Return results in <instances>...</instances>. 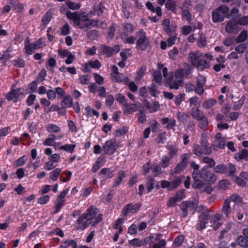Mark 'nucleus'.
Returning <instances> with one entry per match:
<instances>
[{"instance_id": "obj_42", "label": "nucleus", "mask_w": 248, "mask_h": 248, "mask_svg": "<svg viewBox=\"0 0 248 248\" xmlns=\"http://www.w3.org/2000/svg\"><path fill=\"white\" fill-rule=\"evenodd\" d=\"M62 172V169L56 168L52 171L49 174V178L53 181H56Z\"/></svg>"}, {"instance_id": "obj_41", "label": "nucleus", "mask_w": 248, "mask_h": 248, "mask_svg": "<svg viewBox=\"0 0 248 248\" xmlns=\"http://www.w3.org/2000/svg\"><path fill=\"white\" fill-rule=\"evenodd\" d=\"M199 35L197 42L198 46L200 47L205 46L207 45V41L205 35L202 32H200Z\"/></svg>"}, {"instance_id": "obj_8", "label": "nucleus", "mask_w": 248, "mask_h": 248, "mask_svg": "<svg viewBox=\"0 0 248 248\" xmlns=\"http://www.w3.org/2000/svg\"><path fill=\"white\" fill-rule=\"evenodd\" d=\"M162 235L155 234L145 238V245H149L150 248H164L166 245V241L161 239Z\"/></svg>"}, {"instance_id": "obj_10", "label": "nucleus", "mask_w": 248, "mask_h": 248, "mask_svg": "<svg viewBox=\"0 0 248 248\" xmlns=\"http://www.w3.org/2000/svg\"><path fill=\"white\" fill-rule=\"evenodd\" d=\"M46 44L42 38H40L34 43H30L29 40H27L25 43V53L28 55H31L35 49H38L44 47Z\"/></svg>"}, {"instance_id": "obj_7", "label": "nucleus", "mask_w": 248, "mask_h": 248, "mask_svg": "<svg viewBox=\"0 0 248 248\" xmlns=\"http://www.w3.org/2000/svg\"><path fill=\"white\" fill-rule=\"evenodd\" d=\"M134 31V26L129 23H125L123 25L121 38L124 43L128 44H134L136 41V38L131 34Z\"/></svg>"}, {"instance_id": "obj_28", "label": "nucleus", "mask_w": 248, "mask_h": 248, "mask_svg": "<svg viewBox=\"0 0 248 248\" xmlns=\"http://www.w3.org/2000/svg\"><path fill=\"white\" fill-rule=\"evenodd\" d=\"M162 26L164 31L168 35H173L172 31L170 26V21L169 19H164L162 21Z\"/></svg>"}, {"instance_id": "obj_58", "label": "nucleus", "mask_w": 248, "mask_h": 248, "mask_svg": "<svg viewBox=\"0 0 248 248\" xmlns=\"http://www.w3.org/2000/svg\"><path fill=\"white\" fill-rule=\"evenodd\" d=\"M85 111H86V114L88 116H95L96 117H98L99 113L98 111L93 109L91 107L88 106L85 108Z\"/></svg>"}, {"instance_id": "obj_2", "label": "nucleus", "mask_w": 248, "mask_h": 248, "mask_svg": "<svg viewBox=\"0 0 248 248\" xmlns=\"http://www.w3.org/2000/svg\"><path fill=\"white\" fill-rule=\"evenodd\" d=\"M98 213V210L93 206L89 207L86 212L82 214L76 220L75 228L79 231H83L90 224L94 226L102 219V215Z\"/></svg>"}, {"instance_id": "obj_1", "label": "nucleus", "mask_w": 248, "mask_h": 248, "mask_svg": "<svg viewBox=\"0 0 248 248\" xmlns=\"http://www.w3.org/2000/svg\"><path fill=\"white\" fill-rule=\"evenodd\" d=\"M67 18L73 21L77 28L87 31L98 25V21L96 19H90L93 13L83 12L78 13V12L72 13L67 11L66 13Z\"/></svg>"}, {"instance_id": "obj_54", "label": "nucleus", "mask_w": 248, "mask_h": 248, "mask_svg": "<svg viewBox=\"0 0 248 248\" xmlns=\"http://www.w3.org/2000/svg\"><path fill=\"white\" fill-rule=\"evenodd\" d=\"M237 242L241 247H245L248 246V240L243 235H239L237 238Z\"/></svg>"}, {"instance_id": "obj_50", "label": "nucleus", "mask_w": 248, "mask_h": 248, "mask_svg": "<svg viewBox=\"0 0 248 248\" xmlns=\"http://www.w3.org/2000/svg\"><path fill=\"white\" fill-rule=\"evenodd\" d=\"M198 121H199L198 124V126L202 129L206 128L209 124V121L206 117L204 116L201 119H199Z\"/></svg>"}, {"instance_id": "obj_61", "label": "nucleus", "mask_w": 248, "mask_h": 248, "mask_svg": "<svg viewBox=\"0 0 248 248\" xmlns=\"http://www.w3.org/2000/svg\"><path fill=\"white\" fill-rule=\"evenodd\" d=\"M154 80L157 83H160L162 81V75L160 71H155L153 73Z\"/></svg>"}, {"instance_id": "obj_39", "label": "nucleus", "mask_w": 248, "mask_h": 248, "mask_svg": "<svg viewBox=\"0 0 248 248\" xmlns=\"http://www.w3.org/2000/svg\"><path fill=\"white\" fill-rule=\"evenodd\" d=\"M171 159L167 155H163L159 162V165L163 168H167L169 166Z\"/></svg>"}, {"instance_id": "obj_47", "label": "nucleus", "mask_w": 248, "mask_h": 248, "mask_svg": "<svg viewBox=\"0 0 248 248\" xmlns=\"http://www.w3.org/2000/svg\"><path fill=\"white\" fill-rule=\"evenodd\" d=\"M236 157H238L239 160H246L248 159V150L243 149L240 151L236 155Z\"/></svg>"}, {"instance_id": "obj_6", "label": "nucleus", "mask_w": 248, "mask_h": 248, "mask_svg": "<svg viewBox=\"0 0 248 248\" xmlns=\"http://www.w3.org/2000/svg\"><path fill=\"white\" fill-rule=\"evenodd\" d=\"M193 153L199 157L203 155H210L212 153V149L209 145L207 140L202 137L200 141V144H194L192 147Z\"/></svg>"}, {"instance_id": "obj_19", "label": "nucleus", "mask_w": 248, "mask_h": 248, "mask_svg": "<svg viewBox=\"0 0 248 248\" xmlns=\"http://www.w3.org/2000/svg\"><path fill=\"white\" fill-rule=\"evenodd\" d=\"M202 55V54L199 51L190 52L188 54V61L193 66H195Z\"/></svg>"}, {"instance_id": "obj_38", "label": "nucleus", "mask_w": 248, "mask_h": 248, "mask_svg": "<svg viewBox=\"0 0 248 248\" xmlns=\"http://www.w3.org/2000/svg\"><path fill=\"white\" fill-rule=\"evenodd\" d=\"M72 97L70 96H67L63 98L61 105L64 108H68L72 106Z\"/></svg>"}, {"instance_id": "obj_24", "label": "nucleus", "mask_w": 248, "mask_h": 248, "mask_svg": "<svg viewBox=\"0 0 248 248\" xmlns=\"http://www.w3.org/2000/svg\"><path fill=\"white\" fill-rule=\"evenodd\" d=\"M161 122L163 125L167 124L166 127L168 130L173 129L176 124V121L175 119H170L168 117L162 118Z\"/></svg>"}, {"instance_id": "obj_26", "label": "nucleus", "mask_w": 248, "mask_h": 248, "mask_svg": "<svg viewBox=\"0 0 248 248\" xmlns=\"http://www.w3.org/2000/svg\"><path fill=\"white\" fill-rule=\"evenodd\" d=\"M205 82L204 79L201 77L197 79V87L195 89V92L199 94H202L204 93V83Z\"/></svg>"}, {"instance_id": "obj_35", "label": "nucleus", "mask_w": 248, "mask_h": 248, "mask_svg": "<svg viewBox=\"0 0 248 248\" xmlns=\"http://www.w3.org/2000/svg\"><path fill=\"white\" fill-rule=\"evenodd\" d=\"M112 79L117 82H124L125 83V82L128 81V78L120 73L118 74L113 75Z\"/></svg>"}, {"instance_id": "obj_44", "label": "nucleus", "mask_w": 248, "mask_h": 248, "mask_svg": "<svg viewBox=\"0 0 248 248\" xmlns=\"http://www.w3.org/2000/svg\"><path fill=\"white\" fill-rule=\"evenodd\" d=\"M128 243L131 245L136 247H140L143 246L144 245H145V239L143 241H142L138 238H134L132 240H129Z\"/></svg>"}, {"instance_id": "obj_31", "label": "nucleus", "mask_w": 248, "mask_h": 248, "mask_svg": "<svg viewBox=\"0 0 248 248\" xmlns=\"http://www.w3.org/2000/svg\"><path fill=\"white\" fill-rule=\"evenodd\" d=\"M191 115L196 120L201 119L204 116L203 113L198 108H192Z\"/></svg>"}, {"instance_id": "obj_13", "label": "nucleus", "mask_w": 248, "mask_h": 248, "mask_svg": "<svg viewBox=\"0 0 248 248\" xmlns=\"http://www.w3.org/2000/svg\"><path fill=\"white\" fill-rule=\"evenodd\" d=\"M141 206V204L140 202L136 204L130 203L126 204L124 207L122 211V214L123 216L126 217L130 214L137 212Z\"/></svg>"}, {"instance_id": "obj_25", "label": "nucleus", "mask_w": 248, "mask_h": 248, "mask_svg": "<svg viewBox=\"0 0 248 248\" xmlns=\"http://www.w3.org/2000/svg\"><path fill=\"white\" fill-rule=\"evenodd\" d=\"M50 138H47L43 142L44 145L46 146H56L60 143H56L55 142L56 139H61L63 137V135L59 136L58 138L55 135L52 134Z\"/></svg>"}, {"instance_id": "obj_23", "label": "nucleus", "mask_w": 248, "mask_h": 248, "mask_svg": "<svg viewBox=\"0 0 248 248\" xmlns=\"http://www.w3.org/2000/svg\"><path fill=\"white\" fill-rule=\"evenodd\" d=\"M131 3L129 0H122V10L124 16L129 18L130 16V9Z\"/></svg>"}, {"instance_id": "obj_46", "label": "nucleus", "mask_w": 248, "mask_h": 248, "mask_svg": "<svg viewBox=\"0 0 248 248\" xmlns=\"http://www.w3.org/2000/svg\"><path fill=\"white\" fill-rule=\"evenodd\" d=\"M66 202L65 200H62L57 198L56 203L55 206L54 213H58L60 209L64 206Z\"/></svg>"}, {"instance_id": "obj_12", "label": "nucleus", "mask_w": 248, "mask_h": 248, "mask_svg": "<svg viewBox=\"0 0 248 248\" xmlns=\"http://www.w3.org/2000/svg\"><path fill=\"white\" fill-rule=\"evenodd\" d=\"M99 49L101 53L106 55L108 57H110L120 51V46L117 45L113 47H110L105 45H101L99 46Z\"/></svg>"}, {"instance_id": "obj_40", "label": "nucleus", "mask_w": 248, "mask_h": 248, "mask_svg": "<svg viewBox=\"0 0 248 248\" xmlns=\"http://www.w3.org/2000/svg\"><path fill=\"white\" fill-rule=\"evenodd\" d=\"M10 3L12 5L13 8L18 10V12H22L24 8L23 4L19 2L18 0H11L10 1Z\"/></svg>"}, {"instance_id": "obj_32", "label": "nucleus", "mask_w": 248, "mask_h": 248, "mask_svg": "<svg viewBox=\"0 0 248 248\" xmlns=\"http://www.w3.org/2000/svg\"><path fill=\"white\" fill-rule=\"evenodd\" d=\"M103 158L101 157H98L93 164L92 170L93 172H96L98 170L104 165Z\"/></svg>"}, {"instance_id": "obj_21", "label": "nucleus", "mask_w": 248, "mask_h": 248, "mask_svg": "<svg viewBox=\"0 0 248 248\" xmlns=\"http://www.w3.org/2000/svg\"><path fill=\"white\" fill-rule=\"evenodd\" d=\"M231 200L230 199H226L224 202L222 208V211L227 218H229L232 209L230 206Z\"/></svg>"}, {"instance_id": "obj_53", "label": "nucleus", "mask_w": 248, "mask_h": 248, "mask_svg": "<svg viewBox=\"0 0 248 248\" xmlns=\"http://www.w3.org/2000/svg\"><path fill=\"white\" fill-rule=\"evenodd\" d=\"M147 189L148 193H150L154 188L155 180L151 177H148L147 179Z\"/></svg>"}, {"instance_id": "obj_17", "label": "nucleus", "mask_w": 248, "mask_h": 248, "mask_svg": "<svg viewBox=\"0 0 248 248\" xmlns=\"http://www.w3.org/2000/svg\"><path fill=\"white\" fill-rule=\"evenodd\" d=\"M199 222L197 224L196 228L198 230H202L206 228V224L209 219V215L208 213H203L199 217Z\"/></svg>"}, {"instance_id": "obj_4", "label": "nucleus", "mask_w": 248, "mask_h": 248, "mask_svg": "<svg viewBox=\"0 0 248 248\" xmlns=\"http://www.w3.org/2000/svg\"><path fill=\"white\" fill-rule=\"evenodd\" d=\"M216 180L215 174L209 170L207 166H204L200 170L197 177L194 179L193 187L196 188H200L204 185L203 181L214 183Z\"/></svg>"}, {"instance_id": "obj_18", "label": "nucleus", "mask_w": 248, "mask_h": 248, "mask_svg": "<svg viewBox=\"0 0 248 248\" xmlns=\"http://www.w3.org/2000/svg\"><path fill=\"white\" fill-rule=\"evenodd\" d=\"M214 145L220 149H224L225 148L226 146V140L222 137L220 133L217 134L214 141Z\"/></svg>"}, {"instance_id": "obj_9", "label": "nucleus", "mask_w": 248, "mask_h": 248, "mask_svg": "<svg viewBox=\"0 0 248 248\" xmlns=\"http://www.w3.org/2000/svg\"><path fill=\"white\" fill-rule=\"evenodd\" d=\"M229 11L228 7L222 5L212 12V20L215 23L222 22L224 20V16Z\"/></svg>"}, {"instance_id": "obj_49", "label": "nucleus", "mask_w": 248, "mask_h": 248, "mask_svg": "<svg viewBox=\"0 0 248 248\" xmlns=\"http://www.w3.org/2000/svg\"><path fill=\"white\" fill-rule=\"evenodd\" d=\"M56 65V61L53 58H49L46 63V68L52 72H54V67Z\"/></svg>"}, {"instance_id": "obj_20", "label": "nucleus", "mask_w": 248, "mask_h": 248, "mask_svg": "<svg viewBox=\"0 0 248 248\" xmlns=\"http://www.w3.org/2000/svg\"><path fill=\"white\" fill-rule=\"evenodd\" d=\"M222 217L223 215L219 213L216 214L211 217L210 222L215 230L217 229L221 226L222 223L219 222V221Z\"/></svg>"}, {"instance_id": "obj_51", "label": "nucleus", "mask_w": 248, "mask_h": 248, "mask_svg": "<svg viewBox=\"0 0 248 248\" xmlns=\"http://www.w3.org/2000/svg\"><path fill=\"white\" fill-rule=\"evenodd\" d=\"M167 140V133L163 132L159 133L155 139L156 142L158 144H164Z\"/></svg>"}, {"instance_id": "obj_14", "label": "nucleus", "mask_w": 248, "mask_h": 248, "mask_svg": "<svg viewBox=\"0 0 248 248\" xmlns=\"http://www.w3.org/2000/svg\"><path fill=\"white\" fill-rule=\"evenodd\" d=\"M225 29V31L230 34H236L241 30L237 21L234 19L230 20L227 23Z\"/></svg>"}, {"instance_id": "obj_5", "label": "nucleus", "mask_w": 248, "mask_h": 248, "mask_svg": "<svg viewBox=\"0 0 248 248\" xmlns=\"http://www.w3.org/2000/svg\"><path fill=\"white\" fill-rule=\"evenodd\" d=\"M136 47L138 50L145 51L151 49V45L147 36L146 32L143 30H140L136 34Z\"/></svg>"}, {"instance_id": "obj_30", "label": "nucleus", "mask_w": 248, "mask_h": 248, "mask_svg": "<svg viewBox=\"0 0 248 248\" xmlns=\"http://www.w3.org/2000/svg\"><path fill=\"white\" fill-rule=\"evenodd\" d=\"M71 246L72 248H77V243L74 240L67 239L62 242L60 247L61 248H67Z\"/></svg>"}, {"instance_id": "obj_3", "label": "nucleus", "mask_w": 248, "mask_h": 248, "mask_svg": "<svg viewBox=\"0 0 248 248\" xmlns=\"http://www.w3.org/2000/svg\"><path fill=\"white\" fill-rule=\"evenodd\" d=\"M191 73L189 66L186 68L179 69L175 71L173 75L167 78L168 86L172 90H177L183 86L184 77H186Z\"/></svg>"}, {"instance_id": "obj_60", "label": "nucleus", "mask_w": 248, "mask_h": 248, "mask_svg": "<svg viewBox=\"0 0 248 248\" xmlns=\"http://www.w3.org/2000/svg\"><path fill=\"white\" fill-rule=\"evenodd\" d=\"M186 166L187 165L185 164L180 162L175 168L173 173L175 174H179L184 170L186 168Z\"/></svg>"}, {"instance_id": "obj_48", "label": "nucleus", "mask_w": 248, "mask_h": 248, "mask_svg": "<svg viewBox=\"0 0 248 248\" xmlns=\"http://www.w3.org/2000/svg\"><path fill=\"white\" fill-rule=\"evenodd\" d=\"M216 103V100L210 98L204 101L202 104V106L204 108L207 109L210 108Z\"/></svg>"}, {"instance_id": "obj_59", "label": "nucleus", "mask_w": 248, "mask_h": 248, "mask_svg": "<svg viewBox=\"0 0 248 248\" xmlns=\"http://www.w3.org/2000/svg\"><path fill=\"white\" fill-rule=\"evenodd\" d=\"M124 106H125L124 111L129 114L136 111L137 110L136 106L134 104H129L127 103H125L124 104Z\"/></svg>"}, {"instance_id": "obj_64", "label": "nucleus", "mask_w": 248, "mask_h": 248, "mask_svg": "<svg viewBox=\"0 0 248 248\" xmlns=\"http://www.w3.org/2000/svg\"><path fill=\"white\" fill-rule=\"evenodd\" d=\"M248 48L247 44L243 43L238 45L235 48V51L239 54L243 53Z\"/></svg>"}, {"instance_id": "obj_27", "label": "nucleus", "mask_w": 248, "mask_h": 248, "mask_svg": "<svg viewBox=\"0 0 248 248\" xmlns=\"http://www.w3.org/2000/svg\"><path fill=\"white\" fill-rule=\"evenodd\" d=\"M125 176L126 174L124 171H119L117 174V177L114 179L113 187H115L118 186L122 182V181L125 178Z\"/></svg>"}, {"instance_id": "obj_34", "label": "nucleus", "mask_w": 248, "mask_h": 248, "mask_svg": "<svg viewBox=\"0 0 248 248\" xmlns=\"http://www.w3.org/2000/svg\"><path fill=\"white\" fill-rule=\"evenodd\" d=\"M46 131L49 133H58L61 128L59 126L53 124H49L46 126Z\"/></svg>"}, {"instance_id": "obj_43", "label": "nucleus", "mask_w": 248, "mask_h": 248, "mask_svg": "<svg viewBox=\"0 0 248 248\" xmlns=\"http://www.w3.org/2000/svg\"><path fill=\"white\" fill-rule=\"evenodd\" d=\"M195 67L200 69H206L210 67L209 61L200 59Z\"/></svg>"}, {"instance_id": "obj_37", "label": "nucleus", "mask_w": 248, "mask_h": 248, "mask_svg": "<svg viewBox=\"0 0 248 248\" xmlns=\"http://www.w3.org/2000/svg\"><path fill=\"white\" fill-rule=\"evenodd\" d=\"M236 171L235 166L232 164L225 165V173L228 176L233 175Z\"/></svg>"}, {"instance_id": "obj_15", "label": "nucleus", "mask_w": 248, "mask_h": 248, "mask_svg": "<svg viewBox=\"0 0 248 248\" xmlns=\"http://www.w3.org/2000/svg\"><path fill=\"white\" fill-rule=\"evenodd\" d=\"M24 90L21 88L11 89V91L5 95V97L8 101H13L14 103L17 102L19 97L23 94Z\"/></svg>"}, {"instance_id": "obj_62", "label": "nucleus", "mask_w": 248, "mask_h": 248, "mask_svg": "<svg viewBox=\"0 0 248 248\" xmlns=\"http://www.w3.org/2000/svg\"><path fill=\"white\" fill-rule=\"evenodd\" d=\"M70 27L68 24H65L60 29V34L62 35H66L70 32Z\"/></svg>"}, {"instance_id": "obj_56", "label": "nucleus", "mask_w": 248, "mask_h": 248, "mask_svg": "<svg viewBox=\"0 0 248 248\" xmlns=\"http://www.w3.org/2000/svg\"><path fill=\"white\" fill-rule=\"evenodd\" d=\"M186 94L184 93H180L178 95L175 96L174 102L175 104L179 106L181 104L182 102L185 100Z\"/></svg>"}, {"instance_id": "obj_29", "label": "nucleus", "mask_w": 248, "mask_h": 248, "mask_svg": "<svg viewBox=\"0 0 248 248\" xmlns=\"http://www.w3.org/2000/svg\"><path fill=\"white\" fill-rule=\"evenodd\" d=\"M76 147V144H65L63 145L58 146L56 148L59 150H63L65 152L72 153L74 152Z\"/></svg>"}, {"instance_id": "obj_57", "label": "nucleus", "mask_w": 248, "mask_h": 248, "mask_svg": "<svg viewBox=\"0 0 248 248\" xmlns=\"http://www.w3.org/2000/svg\"><path fill=\"white\" fill-rule=\"evenodd\" d=\"M181 16L182 18L187 21H190L192 20V15L190 12V10H181Z\"/></svg>"}, {"instance_id": "obj_36", "label": "nucleus", "mask_w": 248, "mask_h": 248, "mask_svg": "<svg viewBox=\"0 0 248 248\" xmlns=\"http://www.w3.org/2000/svg\"><path fill=\"white\" fill-rule=\"evenodd\" d=\"M189 117L190 113L189 112L185 113L182 112H178L176 116L177 119L183 123L187 122Z\"/></svg>"}, {"instance_id": "obj_52", "label": "nucleus", "mask_w": 248, "mask_h": 248, "mask_svg": "<svg viewBox=\"0 0 248 248\" xmlns=\"http://www.w3.org/2000/svg\"><path fill=\"white\" fill-rule=\"evenodd\" d=\"M51 18L52 12L50 10H49L45 14V15L43 17L42 19V23L45 26H46L50 22V21L51 19Z\"/></svg>"}, {"instance_id": "obj_45", "label": "nucleus", "mask_w": 248, "mask_h": 248, "mask_svg": "<svg viewBox=\"0 0 248 248\" xmlns=\"http://www.w3.org/2000/svg\"><path fill=\"white\" fill-rule=\"evenodd\" d=\"M105 9V7L104 4L102 2H100L95 6L93 14H96L97 16H100L103 14Z\"/></svg>"}, {"instance_id": "obj_11", "label": "nucleus", "mask_w": 248, "mask_h": 248, "mask_svg": "<svg viewBox=\"0 0 248 248\" xmlns=\"http://www.w3.org/2000/svg\"><path fill=\"white\" fill-rule=\"evenodd\" d=\"M197 203L191 201H185L180 204V208L182 211L181 217H185L188 212L194 213L197 207Z\"/></svg>"}, {"instance_id": "obj_33", "label": "nucleus", "mask_w": 248, "mask_h": 248, "mask_svg": "<svg viewBox=\"0 0 248 248\" xmlns=\"http://www.w3.org/2000/svg\"><path fill=\"white\" fill-rule=\"evenodd\" d=\"M193 2L192 0H184L180 8L181 10L191 11L193 8Z\"/></svg>"}, {"instance_id": "obj_63", "label": "nucleus", "mask_w": 248, "mask_h": 248, "mask_svg": "<svg viewBox=\"0 0 248 248\" xmlns=\"http://www.w3.org/2000/svg\"><path fill=\"white\" fill-rule=\"evenodd\" d=\"M230 185V181L227 179H223L220 181L218 183V186L222 189H227Z\"/></svg>"}, {"instance_id": "obj_22", "label": "nucleus", "mask_w": 248, "mask_h": 248, "mask_svg": "<svg viewBox=\"0 0 248 248\" xmlns=\"http://www.w3.org/2000/svg\"><path fill=\"white\" fill-rule=\"evenodd\" d=\"M168 150V156L172 158L177 155L179 148L177 145L174 144H168L166 146Z\"/></svg>"}, {"instance_id": "obj_55", "label": "nucleus", "mask_w": 248, "mask_h": 248, "mask_svg": "<svg viewBox=\"0 0 248 248\" xmlns=\"http://www.w3.org/2000/svg\"><path fill=\"white\" fill-rule=\"evenodd\" d=\"M190 166L193 169L192 173V177L194 179L195 177H197L198 174L199 173L200 166L197 164L195 162H191L190 163Z\"/></svg>"}, {"instance_id": "obj_16", "label": "nucleus", "mask_w": 248, "mask_h": 248, "mask_svg": "<svg viewBox=\"0 0 248 248\" xmlns=\"http://www.w3.org/2000/svg\"><path fill=\"white\" fill-rule=\"evenodd\" d=\"M116 149V143L113 140H107L103 146V150L106 154L111 155Z\"/></svg>"}]
</instances>
